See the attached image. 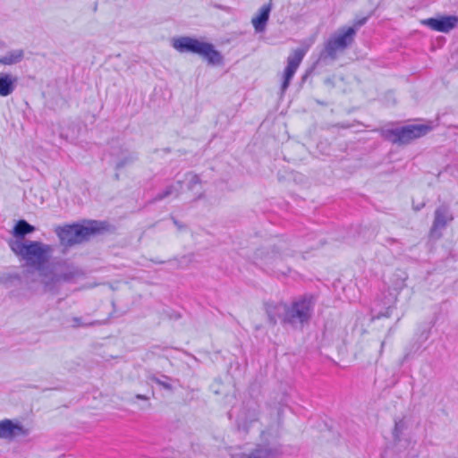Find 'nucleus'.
<instances>
[{"instance_id": "14", "label": "nucleus", "mask_w": 458, "mask_h": 458, "mask_svg": "<svg viewBox=\"0 0 458 458\" xmlns=\"http://www.w3.org/2000/svg\"><path fill=\"white\" fill-rule=\"evenodd\" d=\"M183 182L186 184L188 191L193 192L194 199H200L204 197L202 182L198 174L188 173L184 176Z\"/></svg>"}, {"instance_id": "21", "label": "nucleus", "mask_w": 458, "mask_h": 458, "mask_svg": "<svg viewBox=\"0 0 458 458\" xmlns=\"http://www.w3.org/2000/svg\"><path fill=\"white\" fill-rule=\"evenodd\" d=\"M368 18L364 17L361 19H358L354 21L353 25L352 27H346V29H355V35L357 34L358 30L366 23Z\"/></svg>"}, {"instance_id": "3", "label": "nucleus", "mask_w": 458, "mask_h": 458, "mask_svg": "<svg viewBox=\"0 0 458 458\" xmlns=\"http://www.w3.org/2000/svg\"><path fill=\"white\" fill-rule=\"evenodd\" d=\"M97 221H90L87 225H66L56 230L63 245L72 246L89 239L92 234L99 231Z\"/></svg>"}, {"instance_id": "29", "label": "nucleus", "mask_w": 458, "mask_h": 458, "mask_svg": "<svg viewBox=\"0 0 458 458\" xmlns=\"http://www.w3.org/2000/svg\"><path fill=\"white\" fill-rule=\"evenodd\" d=\"M43 283H44L45 284H47V285L49 284V282H48L47 279H45V278L43 279Z\"/></svg>"}, {"instance_id": "17", "label": "nucleus", "mask_w": 458, "mask_h": 458, "mask_svg": "<svg viewBox=\"0 0 458 458\" xmlns=\"http://www.w3.org/2000/svg\"><path fill=\"white\" fill-rule=\"evenodd\" d=\"M195 40L191 37H180L173 39L172 46L180 53H191Z\"/></svg>"}, {"instance_id": "6", "label": "nucleus", "mask_w": 458, "mask_h": 458, "mask_svg": "<svg viewBox=\"0 0 458 458\" xmlns=\"http://www.w3.org/2000/svg\"><path fill=\"white\" fill-rule=\"evenodd\" d=\"M314 299L312 296H303L296 299L288 306L286 322L292 326H302L311 318Z\"/></svg>"}, {"instance_id": "18", "label": "nucleus", "mask_w": 458, "mask_h": 458, "mask_svg": "<svg viewBox=\"0 0 458 458\" xmlns=\"http://www.w3.org/2000/svg\"><path fill=\"white\" fill-rule=\"evenodd\" d=\"M23 58L24 51L22 49H14L1 56L0 64L3 65H13L21 62Z\"/></svg>"}, {"instance_id": "8", "label": "nucleus", "mask_w": 458, "mask_h": 458, "mask_svg": "<svg viewBox=\"0 0 458 458\" xmlns=\"http://www.w3.org/2000/svg\"><path fill=\"white\" fill-rule=\"evenodd\" d=\"M29 434V428H25L19 420L9 419L0 420V439L13 441Z\"/></svg>"}, {"instance_id": "13", "label": "nucleus", "mask_w": 458, "mask_h": 458, "mask_svg": "<svg viewBox=\"0 0 458 458\" xmlns=\"http://www.w3.org/2000/svg\"><path fill=\"white\" fill-rule=\"evenodd\" d=\"M271 9L272 1L270 0L269 3L264 4L259 10V13L251 19V23L256 32H263L266 30Z\"/></svg>"}, {"instance_id": "16", "label": "nucleus", "mask_w": 458, "mask_h": 458, "mask_svg": "<svg viewBox=\"0 0 458 458\" xmlns=\"http://www.w3.org/2000/svg\"><path fill=\"white\" fill-rule=\"evenodd\" d=\"M17 77L9 73L0 72V96L7 97L11 95L16 87Z\"/></svg>"}, {"instance_id": "23", "label": "nucleus", "mask_w": 458, "mask_h": 458, "mask_svg": "<svg viewBox=\"0 0 458 458\" xmlns=\"http://www.w3.org/2000/svg\"><path fill=\"white\" fill-rule=\"evenodd\" d=\"M157 384H158L159 386H163L164 388L167 389V390H171L172 389V386L167 383V382H165V381H162V380H157Z\"/></svg>"}, {"instance_id": "11", "label": "nucleus", "mask_w": 458, "mask_h": 458, "mask_svg": "<svg viewBox=\"0 0 458 458\" xmlns=\"http://www.w3.org/2000/svg\"><path fill=\"white\" fill-rule=\"evenodd\" d=\"M458 22L456 16H442L439 18H429L422 20L421 23L429 27L431 30L447 33L453 30Z\"/></svg>"}, {"instance_id": "12", "label": "nucleus", "mask_w": 458, "mask_h": 458, "mask_svg": "<svg viewBox=\"0 0 458 458\" xmlns=\"http://www.w3.org/2000/svg\"><path fill=\"white\" fill-rule=\"evenodd\" d=\"M288 311V305L283 302H269L266 304V312L268 316L269 321L272 324H276L277 320L282 323L286 322Z\"/></svg>"}, {"instance_id": "5", "label": "nucleus", "mask_w": 458, "mask_h": 458, "mask_svg": "<svg viewBox=\"0 0 458 458\" xmlns=\"http://www.w3.org/2000/svg\"><path fill=\"white\" fill-rule=\"evenodd\" d=\"M431 127L426 124H410L396 129H385L382 135L393 143L407 144L412 140L426 135Z\"/></svg>"}, {"instance_id": "10", "label": "nucleus", "mask_w": 458, "mask_h": 458, "mask_svg": "<svg viewBox=\"0 0 458 458\" xmlns=\"http://www.w3.org/2000/svg\"><path fill=\"white\" fill-rule=\"evenodd\" d=\"M454 216L450 209L446 206H440L435 210L434 221L430 230L432 235L440 237L441 233L438 231L444 229L448 223L453 221Z\"/></svg>"}, {"instance_id": "9", "label": "nucleus", "mask_w": 458, "mask_h": 458, "mask_svg": "<svg viewBox=\"0 0 458 458\" xmlns=\"http://www.w3.org/2000/svg\"><path fill=\"white\" fill-rule=\"evenodd\" d=\"M193 43V47L191 53L202 56L208 62V64L213 65L220 64L222 63L223 56L217 50L215 49L212 44L199 40L197 38Z\"/></svg>"}, {"instance_id": "20", "label": "nucleus", "mask_w": 458, "mask_h": 458, "mask_svg": "<svg viewBox=\"0 0 458 458\" xmlns=\"http://www.w3.org/2000/svg\"><path fill=\"white\" fill-rule=\"evenodd\" d=\"M182 190V182L178 181L176 183L167 186L162 192H160L156 199H163L169 196L177 197Z\"/></svg>"}, {"instance_id": "4", "label": "nucleus", "mask_w": 458, "mask_h": 458, "mask_svg": "<svg viewBox=\"0 0 458 458\" xmlns=\"http://www.w3.org/2000/svg\"><path fill=\"white\" fill-rule=\"evenodd\" d=\"M415 427V420L411 413L395 416L391 432L394 444L398 448H408L411 445V433Z\"/></svg>"}, {"instance_id": "15", "label": "nucleus", "mask_w": 458, "mask_h": 458, "mask_svg": "<svg viewBox=\"0 0 458 458\" xmlns=\"http://www.w3.org/2000/svg\"><path fill=\"white\" fill-rule=\"evenodd\" d=\"M289 246L284 241H279L273 248L271 252L267 253L265 259L266 263H273L277 259H282L284 257L289 256L288 253Z\"/></svg>"}, {"instance_id": "27", "label": "nucleus", "mask_w": 458, "mask_h": 458, "mask_svg": "<svg viewBox=\"0 0 458 458\" xmlns=\"http://www.w3.org/2000/svg\"><path fill=\"white\" fill-rule=\"evenodd\" d=\"M149 380L153 381V382H156L157 383V380H160L159 378H157V377L155 376H150L149 377Z\"/></svg>"}, {"instance_id": "7", "label": "nucleus", "mask_w": 458, "mask_h": 458, "mask_svg": "<svg viewBox=\"0 0 458 458\" xmlns=\"http://www.w3.org/2000/svg\"><path fill=\"white\" fill-rule=\"evenodd\" d=\"M309 46L303 48H296L287 57V64L283 74V82L281 86L282 92L284 93L290 85V82L300 66L303 57L305 56Z\"/></svg>"}, {"instance_id": "19", "label": "nucleus", "mask_w": 458, "mask_h": 458, "mask_svg": "<svg viewBox=\"0 0 458 458\" xmlns=\"http://www.w3.org/2000/svg\"><path fill=\"white\" fill-rule=\"evenodd\" d=\"M35 231V227L30 225L25 220L17 222L13 229V235L15 239H25L24 236Z\"/></svg>"}, {"instance_id": "1", "label": "nucleus", "mask_w": 458, "mask_h": 458, "mask_svg": "<svg viewBox=\"0 0 458 458\" xmlns=\"http://www.w3.org/2000/svg\"><path fill=\"white\" fill-rule=\"evenodd\" d=\"M11 250L28 266L41 270L48 261L53 249L50 245L38 241L14 239L8 241Z\"/></svg>"}, {"instance_id": "28", "label": "nucleus", "mask_w": 458, "mask_h": 458, "mask_svg": "<svg viewBox=\"0 0 458 458\" xmlns=\"http://www.w3.org/2000/svg\"><path fill=\"white\" fill-rule=\"evenodd\" d=\"M123 165H124V163H123H123H118V164L116 165V166H117V167H122Z\"/></svg>"}, {"instance_id": "2", "label": "nucleus", "mask_w": 458, "mask_h": 458, "mask_svg": "<svg viewBox=\"0 0 458 458\" xmlns=\"http://www.w3.org/2000/svg\"><path fill=\"white\" fill-rule=\"evenodd\" d=\"M354 38L355 29H346V27L339 28L325 42L320 58L335 60L340 53L344 52L352 45Z\"/></svg>"}, {"instance_id": "22", "label": "nucleus", "mask_w": 458, "mask_h": 458, "mask_svg": "<svg viewBox=\"0 0 458 458\" xmlns=\"http://www.w3.org/2000/svg\"><path fill=\"white\" fill-rule=\"evenodd\" d=\"M72 322H73V327H88V326H92V325H95L96 322H91V323H85V322H82L81 318H78V317H74L72 318Z\"/></svg>"}, {"instance_id": "24", "label": "nucleus", "mask_w": 458, "mask_h": 458, "mask_svg": "<svg viewBox=\"0 0 458 458\" xmlns=\"http://www.w3.org/2000/svg\"><path fill=\"white\" fill-rule=\"evenodd\" d=\"M257 452H258L257 454H252L248 458H262L263 454H262L261 451L258 450Z\"/></svg>"}, {"instance_id": "26", "label": "nucleus", "mask_w": 458, "mask_h": 458, "mask_svg": "<svg viewBox=\"0 0 458 458\" xmlns=\"http://www.w3.org/2000/svg\"><path fill=\"white\" fill-rule=\"evenodd\" d=\"M174 224L178 227V229H182L184 226L181 225L177 220L174 219Z\"/></svg>"}, {"instance_id": "25", "label": "nucleus", "mask_w": 458, "mask_h": 458, "mask_svg": "<svg viewBox=\"0 0 458 458\" xmlns=\"http://www.w3.org/2000/svg\"><path fill=\"white\" fill-rule=\"evenodd\" d=\"M135 399L148 401L149 398L144 394H136Z\"/></svg>"}]
</instances>
